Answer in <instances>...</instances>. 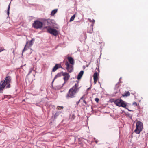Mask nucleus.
<instances>
[{
	"label": "nucleus",
	"instance_id": "1",
	"mask_svg": "<svg viewBox=\"0 0 148 148\" xmlns=\"http://www.w3.org/2000/svg\"><path fill=\"white\" fill-rule=\"evenodd\" d=\"M78 83H76L73 87L70 88L66 96L67 99L69 98H73L75 97V95L78 92L79 88Z\"/></svg>",
	"mask_w": 148,
	"mask_h": 148
},
{
	"label": "nucleus",
	"instance_id": "2",
	"mask_svg": "<svg viewBox=\"0 0 148 148\" xmlns=\"http://www.w3.org/2000/svg\"><path fill=\"white\" fill-rule=\"evenodd\" d=\"M43 23L44 25H47V26L44 27L45 28L48 29L49 27H51L54 25L55 21L54 20L48 19L44 20Z\"/></svg>",
	"mask_w": 148,
	"mask_h": 148
},
{
	"label": "nucleus",
	"instance_id": "3",
	"mask_svg": "<svg viewBox=\"0 0 148 148\" xmlns=\"http://www.w3.org/2000/svg\"><path fill=\"white\" fill-rule=\"evenodd\" d=\"M114 104L117 106L119 107H122L125 108L127 105L126 103L121 99H118L114 101Z\"/></svg>",
	"mask_w": 148,
	"mask_h": 148
},
{
	"label": "nucleus",
	"instance_id": "4",
	"mask_svg": "<svg viewBox=\"0 0 148 148\" xmlns=\"http://www.w3.org/2000/svg\"><path fill=\"white\" fill-rule=\"evenodd\" d=\"M136 127L134 132L136 134H139L143 128V123L140 121L136 123Z\"/></svg>",
	"mask_w": 148,
	"mask_h": 148
},
{
	"label": "nucleus",
	"instance_id": "5",
	"mask_svg": "<svg viewBox=\"0 0 148 148\" xmlns=\"http://www.w3.org/2000/svg\"><path fill=\"white\" fill-rule=\"evenodd\" d=\"M42 22L38 20L34 21L33 24V27L36 29H41L43 26Z\"/></svg>",
	"mask_w": 148,
	"mask_h": 148
},
{
	"label": "nucleus",
	"instance_id": "6",
	"mask_svg": "<svg viewBox=\"0 0 148 148\" xmlns=\"http://www.w3.org/2000/svg\"><path fill=\"white\" fill-rule=\"evenodd\" d=\"M47 31L49 33L55 36H56L59 33V32L57 30L51 27H49L47 29Z\"/></svg>",
	"mask_w": 148,
	"mask_h": 148
},
{
	"label": "nucleus",
	"instance_id": "7",
	"mask_svg": "<svg viewBox=\"0 0 148 148\" xmlns=\"http://www.w3.org/2000/svg\"><path fill=\"white\" fill-rule=\"evenodd\" d=\"M34 41V38L32 39L30 41H27L26 43V45H25L24 49L23 50V52L27 50V48L26 47L27 46L28 47L31 46L33 45Z\"/></svg>",
	"mask_w": 148,
	"mask_h": 148
},
{
	"label": "nucleus",
	"instance_id": "8",
	"mask_svg": "<svg viewBox=\"0 0 148 148\" xmlns=\"http://www.w3.org/2000/svg\"><path fill=\"white\" fill-rule=\"evenodd\" d=\"M65 65L67 71L69 72H72L73 69V65L70 64L68 62H66Z\"/></svg>",
	"mask_w": 148,
	"mask_h": 148
},
{
	"label": "nucleus",
	"instance_id": "9",
	"mask_svg": "<svg viewBox=\"0 0 148 148\" xmlns=\"http://www.w3.org/2000/svg\"><path fill=\"white\" fill-rule=\"evenodd\" d=\"M62 75L64 76L63 79L64 80V82L62 86H63L66 82L67 80H68L70 77L69 75L66 72H62Z\"/></svg>",
	"mask_w": 148,
	"mask_h": 148
},
{
	"label": "nucleus",
	"instance_id": "10",
	"mask_svg": "<svg viewBox=\"0 0 148 148\" xmlns=\"http://www.w3.org/2000/svg\"><path fill=\"white\" fill-rule=\"evenodd\" d=\"M5 85L6 84L7 85V87L9 88L10 86V83L11 82L10 77L9 76H7L6 77L5 80Z\"/></svg>",
	"mask_w": 148,
	"mask_h": 148
},
{
	"label": "nucleus",
	"instance_id": "11",
	"mask_svg": "<svg viewBox=\"0 0 148 148\" xmlns=\"http://www.w3.org/2000/svg\"><path fill=\"white\" fill-rule=\"evenodd\" d=\"M5 86V81L1 82L0 84V93Z\"/></svg>",
	"mask_w": 148,
	"mask_h": 148
},
{
	"label": "nucleus",
	"instance_id": "12",
	"mask_svg": "<svg viewBox=\"0 0 148 148\" xmlns=\"http://www.w3.org/2000/svg\"><path fill=\"white\" fill-rule=\"evenodd\" d=\"M61 65L60 64H57L53 67L52 69L53 72L55 71L59 68H61Z\"/></svg>",
	"mask_w": 148,
	"mask_h": 148
},
{
	"label": "nucleus",
	"instance_id": "13",
	"mask_svg": "<svg viewBox=\"0 0 148 148\" xmlns=\"http://www.w3.org/2000/svg\"><path fill=\"white\" fill-rule=\"evenodd\" d=\"M98 74L97 73L95 72L94 74L93 75V77H94V82L95 83H96L98 80Z\"/></svg>",
	"mask_w": 148,
	"mask_h": 148
},
{
	"label": "nucleus",
	"instance_id": "14",
	"mask_svg": "<svg viewBox=\"0 0 148 148\" xmlns=\"http://www.w3.org/2000/svg\"><path fill=\"white\" fill-rule=\"evenodd\" d=\"M93 24H91L90 26L88 27V32L90 33H92L93 32Z\"/></svg>",
	"mask_w": 148,
	"mask_h": 148
},
{
	"label": "nucleus",
	"instance_id": "15",
	"mask_svg": "<svg viewBox=\"0 0 148 148\" xmlns=\"http://www.w3.org/2000/svg\"><path fill=\"white\" fill-rule=\"evenodd\" d=\"M68 59L69 62V63L70 64L74 65V60L71 57H68Z\"/></svg>",
	"mask_w": 148,
	"mask_h": 148
},
{
	"label": "nucleus",
	"instance_id": "16",
	"mask_svg": "<svg viewBox=\"0 0 148 148\" xmlns=\"http://www.w3.org/2000/svg\"><path fill=\"white\" fill-rule=\"evenodd\" d=\"M84 73V71H81L79 73L77 77V79L78 80H79L81 78Z\"/></svg>",
	"mask_w": 148,
	"mask_h": 148
},
{
	"label": "nucleus",
	"instance_id": "17",
	"mask_svg": "<svg viewBox=\"0 0 148 148\" xmlns=\"http://www.w3.org/2000/svg\"><path fill=\"white\" fill-rule=\"evenodd\" d=\"M62 75V72H61L57 74L54 77L53 80L52 82V84L53 83V82L56 78H57L58 77H60Z\"/></svg>",
	"mask_w": 148,
	"mask_h": 148
},
{
	"label": "nucleus",
	"instance_id": "18",
	"mask_svg": "<svg viewBox=\"0 0 148 148\" xmlns=\"http://www.w3.org/2000/svg\"><path fill=\"white\" fill-rule=\"evenodd\" d=\"M58 11L57 9H54L53 10L51 13V16H54L57 12Z\"/></svg>",
	"mask_w": 148,
	"mask_h": 148
},
{
	"label": "nucleus",
	"instance_id": "19",
	"mask_svg": "<svg viewBox=\"0 0 148 148\" xmlns=\"http://www.w3.org/2000/svg\"><path fill=\"white\" fill-rule=\"evenodd\" d=\"M130 92L129 91L127 92H126L125 94L124 95H123L122 96L123 97L125 96H128L130 95Z\"/></svg>",
	"mask_w": 148,
	"mask_h": 148
},
{
	"label": "nucleus",
	"instance_id": "20",
	"mask_svg": "<svg viewBox=\"0 0 148 148\" xmlns=\"http://www.w3.org/2000/svg\"><path fill=\"white\" fill-rule=\"evenodd\" d=\"M75 14H74L73 15V16L71 17L70 19V22L74 20V19L75 17Z\"/></svg>",
	"mask_w": 148,
	"mask_h": 148
},
{
	"label": "nucleus",
	"instance_id": "21",
	"mask_svg": "<svg viewBox=\"0 0 148 148\" xmlns=\"http://www.w3.org/2000/svg\"><path fill=\"white\" fill-rule=\"evenodd\" d=\"M88 20L89 21L92 22V24H93V25H94V24L95 22V20L94 19L92 20H91L90 19H88Z\"/></svg>",
	"mask_w": 148,
	"mask_h": 148
},
{
	"label": "nucleus",
	"instance_id": "22",
	"mask_svg": "<svg viewBox=\"0 0 148 148\" xmlns=\"http://www.w3.org/2000/svg\"><path fill=\"white\" fill-rule=\"evenodd\" d=\"M10 4H9L8 5V10H7V14H8V15H9V10H10Z\"/></svg>",
	"mask_w": 148,
	"mask_h": 148
},
{
	"label": "nucleus",
	"instance_id": "23",
	"mask_svg": "<svg viewBox=\"0 0 148 148\" xmlns=\"http://www.w3.org/2000/svg\"><path fill=\"white\" fill-rule=\"evenodd\" d=\"M95 99V101L97 102H98L99 101V99L98 98H96Z\"/></svg>",
	"mask_w": 148,
	"mask_h": 148
},
{
	"label": "nucleus",
	"instance_id": "24",
	"mask_svg": "<svg viewBox=\"0 0 148 148\" xmlns=\"http://www.w3.org/2000/svg\"><path fill=\"white\" fill-rule=\"evenodd\" d=\"M5 50V49L2 48H0V52Z\"/></svg>",
	"mask_w": 148,
	"mask_h": 148
},
{
	"label": "nucleus",
	"instance_id": "25",
	"mask_svg": "<svg viewBox=\"0 0 148 148\" xmlns=\"http://www.w3.org/2000/svg\"><path fill=\"white\" fill-rule=\"evenodd\" d=\"M59 108H61L62 109L63 108V107L62 106H58L57 108H58V109H60Z\"/></svg>",
	"mask_w": 148,
	"mask_h": 148
},
{
	"label": "nucleus",
	"instance_id": "26",
	"mask_svg": "<svg viewBox=\"0 0 148 148\" xmlns=\"http://www.w3.org/2000/svg\"><path fill=\"white\" fill-rule=\"evenodd\" d=\"M80 99L78 101H77L76 103V104L77 105H78L80 102Z\"/></svg>",
	"mask_w": 148,
	"mask_h": 148
},
{
	"label": "nucleus",
	"instance_id": "27",
	"mask_svg": "<svg viewBox=\"0 0 148 148\" xmlns=\"http://www.w3.org/2000/svg\"><path fill=\"white\" fill-rule=\"evenodd\" d=\"M83 101L84 103L85 104H87V103L86 102V101L84 100H83Z\"/></svg>",
	"mask_w": 148,
	"mask_h": 148
},
{
	"label": "nucleus",
	"instance_id": "28",
	"mask_svg": "<svg viewBox=\"0 0 148 148\" xmlns=\"http://www.w3.org/2000/svg\"><path fill=\"white\" fill-rule=\"evenodd\" d=\"M133 105H137V104L136 102H134L133 104Z\"/></svg>",
	"mask_w": 148,
	"mask_h": 148
},
{
	"label": "nucleus",
	"instance_id": "29",
	"mask_svg": "<svg viewBox=\"0 0 148 148\" xmlns=\"http://www.w3.org/2000/svg\"><path fill=\"white\" fill-rule=\"evenodd\" d=\"M32 69H30V71H29V74H30V73H31L32 72Z\"/></svg>",
	"mask_w": 148,
	"mask_h": 148
},
{
	"label": "nucleus",
	"instance_id": "30",
	"mask_svg": "<svg viewBox=\"0 0 148 148\" xmlns=\"http://www.w3.org/2000/svg\"><path fill=\"white\" fill-rule=\"evenodd\" d=\"M84 97V96H82V97L80 98V99L81 100V99H83V97Z\"/></svg>",
	"mask_w": 148,
	"mask_h": 148
},
{
	"label": "nucleus",
	"instance_id": "31",
	"mask_svg": "<svg viewBox=\"0 0 148 148\" xmlns=\"http://www.w3.org/2000/svg\"><path fill=\"white\" fill-rule=\"evenodd\" d=\"M13 53L14 54V50L13 51Z\"/></svg>",
	"mask_w": 148,
	"mask_h": 148
},
{
	"label": "nucleus",
	"instance_id": "32",
	"mask_svg": "<svg viewBox=\"0 0 148 148\" xmlns=\"http://www.w3.org/2000/svg\"><path fill=\"white\" fill-rule=\"evenodd\" d=\"M86 66L88 67V65H87Z\"/></svg>",
	"mask_w": 148,
	"mask_h": 148
},
{
	"label": "nucleus",
	"instance_id": "33",
	"mask_svg": "<svg viewBox=\"0 0 148 148\" xmlns=\"http://www.w3.org/2000/svg\"><path fill=\"white\" fill-rule=\"evenodd\" d=\"M129 110V111H131L130 110Z\"/></svg>",
	"mask_w": 148,
	"mask_h": 148
}]
</instances>
